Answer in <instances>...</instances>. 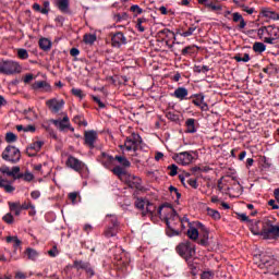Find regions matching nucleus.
<instances>
[{"label":"nucleus","instance_id":"obj_56","mask_svg":"<svg viewBox=\"0 0 279 279\" xmlns=\"http://www.w3.org/2000/svg\"><path fill=\"white\" fill-rule=\"evenodd\" d=\"M60 252L58 251V246H53L50 251H48V256L51 258H56Z\"/></svg>","mask_w":279,"mask_h":279},{"label":"nucleus","instance_id":"obj_53","mask_svg":"<svg viewBox=\"0 0 279 279\" xmlns=\"http://www.w3.org/2000/svg\"><path fill=\"white\" fill-rule=\"evenodd\" d=\"M20 207L22 210H29L31 208H34V204H32V201H27L20 205Z\"/></svg>","mask_w":279,"mask_h":279},{"label":"nucleus","instance_id":"obj_52","mask_svg":"<svg viewBox=\"0 0 279 279\" xmlns=\"http://www.w3.org/2000/svg\"><path fill=\"white\" fill-rule=\"evenodd\" d=\"M72 95H74V97H78L80 99H84V92H82L80 88H72Z\"/></svg>","mask_w":279,"mask_h":279},{"label":"nucleus","instance_id":"obj_5","mask_svg":"<svg viewBox=\"0 0 279 279\" xmlns=\"http://www.w3.org/2000/svg\"><path fill=\"white\" fill-rule=\"evenodd\" d=\"M21 71H23V68L16 61H0V73L3 75H14L15 73H21Z\"/></svg>","mask_w":279,"mask_h":279},{"label":"nucleus","instance_id":"obj_23","mask_svg":"<svg viewBox=\"0 0 279 279\" xmlns=\"http://www.w3.org/2000/svg\"><path fill=\"white\" fill-rule=\"evenodd\" d=\"M260 258V264L259 267H271L274 265H276V258H274V256L271 255H259Z\"/></svg>","mask_w":279,"mask_h":279},{"label":"nucleus","instance_id":"obj_36","mask_svg":"<svg viewBox=\"0 0 279 279\" xmlns=\"http://www.w3.org/2000/svg\"><path fill=\"white\" fill-rule=\"evenodd\" d=\"M25 254L28 257V260H36L39 256L37 251L31 247L26 248Z\"/></svg>","mask_w":279,"mask_h":279},{"label":"nucleus","instance_id":"obj_54","mask_svg":"<svg viewBox=\"0 0 279 279\" xmlns=\"http://www.w3.org/2000/svg\"><path fill=\"white\" fill-rule=\"evenodd\" d=\"M201 279H215L214 271H204L201 276Z\"/></svg>","mask_w":279,"mask_h":279},{"label":"nucleus","instance_id":"obj_15","mask_svg":"<svg viewBox=\"0 0 279 279\" xmlns=\"http://www.w3.org/2000/svg\"><path fill=\"white\" fill-rule=\"evenodd\" d=\"M122 182H125V184H128V186L131 189H141V178L130 172L126 173V177L124 180H122Z\"/></svg>","mask_w":279,"mask_h":279},{"label":"nucleus","instance_id":"obj_43","mask_svg":"<svg viewBox=\"0 0 279 279\" xmlns=\"http://www.w3.org/2000/svg\"><path fill=\"white\" fill-rule=\"evenodd\" d=\"M143 23H147V20L145 17L137 19L136 29H138V32L141 33L145 32V26H143Z\"/></svg>","mask_w":279,"mask_h":279},{"label":"nucleus","instance_id":"obj_22","mask_svg":"<svg viewBox=\"0 0 279 279\" xmlns=\"http://www.w3.org/2000/svg\"><path fill=\"white\" fill-rule=\"evenodd\" d=\"M0 189L4 191V193H14L16 187L13 185V182L8 179H0Z\"/></svg>","mask_w":279,"mask_h":279},{"label":"nucleus","instance_id":"obj_41","mask_svg":"<svg viewBox=\"0 0 279 279\" xmlns=\"http://www.w3.org/2000/svg\"><path fill=\"white\" fill-rule=\"evenodd\" d=\"M95 40H97V36L96 35H93V34L84 35V43L86 45H93V43H95Z\"/></svg>","mask_w":279,"mask_h":279},{"label":"nucleus","instance_id":"obj_25","mask_svg":"<svg viewBox=\"0 0 279 279\" xmlns=\"http://www.w3.org/2000/svg\"><path fill=\"white\" fill-rule=\"evenodd\" d=\"M34 90H44L45 93H49L51 90V85L47 83V81H37L33 84Z\"/></svg>","mask_w":279,"mask_h":279},{"label":"nucleus","instance_id":"obj_33","mask_svg":"<svg viewBox=\"0 0 279 279\" xmlns=\"http://www.w3.org/2000/svg\"><path fill=\"white\" fill-rule=\"evenodd\" d=\"M114 160H117V162H119V165H121V167L124 169L132 167V163L130 162V160H128V158L123 156H116Z\"/></svg>","mask_w":279,"mask_h":279},{"label":"nucleus","instance_id":"obj_32","mask_svg":"<svg viewBox=\"0 0 279 279\" xmlns=\"http://www.w3.org/2000/svg\"><path fill=\"white\" fill-rule=\"evenodd\" d=\"M51 40H49L48 38H40L39 39V48L43 51H50L51 50Z\"/></svg>","mask_w":279,"mask_h":279},{"label":"nucleus","instance_id":"obj_16","mask_svg":"<svg viewBox=\"0 0 279 279\" xmlns=\"http://www.w3.org/2000/svg\"><path fill=\"white\" fill-rule=\"evenodd\" d=\"M85 145L89 147V149H95V143H97L98 135L96 131H85L84 133Z\"/></svg>","mask_w":279,"mask_h":279},{"label":"nucleus","instance_id":"obj_60","mask_svg":"<svg viewBox=\"0 0 279 279\" xmlns=\"http://www.w3.org/2000/svg\"><path fill=\"white\" fill-rule=\"evenodd\" d=\"M34 80V74H26L23 78L24 84H29Z\"/></svg>","mask_w":279,"mask_h":279},{"label":"nucleus","instance_id":"obj_20","mask_svg":"<svg viewBox=\"0 0 279 279\" xmlns=\"http://www.w3.org/2000/svg\"><path fill=\"white\" fill-rule=\"evenodd\" d=\"M260 14L264 19H269V21H279V13L271 8H262Z\"/></svg>","mask_w":279,"mask_h":279},{"label":"nucleus","instance_id":"obj_37","mask_svg":"<svg viewBox=\"0 0 279 279\" xmlns=\"http://www.w3.org/2000/svg\"><path fill=\"white\" fill-rule=\"evenodd\" d=\"M90 264L88 262H83V260H75L74 262V267L75 269L80 270V269H84V271H86V269H88V266Z\"/></svg>","mask_w":279,"mask_h":279},{"label":"nucleus","instance_id":"obj_28","mask_svg":"<svg viewBox=\"0 0 279 279\" xmlns=\"http://www.w3.org/2000/svg\"><path fill=\"white\" fill-rule=\"evenodd\" d=\"M250 230L253 234L263 236V228H260V221H255L251 225Z\"/></svg>","mask_w":279,"mask_h":279},{"label":"nucleus","instance_id":"obj_48","mask_svg":"<svg viewBox=\"0 0 279 279\" xmlns=\"http://www.w3.org/2000/svg\"><path fill=\"white\" fill-rule=\"evenodd\" d=\"M130 12L134 13V16H138V14H141L143 12V9L138 7V4H133L130 8Z\"/></svg>","mask_w":279,"mask_h":279},{"label":"nucleus","instance_id":"obj_45","mask_svg":"<svg viewBox=\"0 0 279 279\" xmlns=\"http://www.w3.org/2000/svg\"><path fill=\"white\" fill-rule=\"evenodd\" d=\"M235 62H250V54L248 53H244L243 57H241V54H236L234 57Z\"/></svg>","mask_w":279,"mask_h":279},{"label":"nucleus","instance_id":"obj_8","mask_svg":"<svg viewBox=\"0 0 279 279\" xmlns=\"http://www.w3.org/2000/svg\"><path fill=\"white\" fill-rule=\"evenodd\" d=\"M21 173V167L14 166L11 170L8 166H2L0 168V179L8 180L7 177L13 178V180H21L23 175H19Z\"/></svg>","mask_w":279,"mask_h":279},{"label":"nucleus","instance_id":"obj_29","mask_svg":"<svg viewBox=\"0 0 279 279\" xmlns=\"http://www.w3.org/2000/svg\"><path fill=\"white\" fill-rule=\"evenodd\" d=\"M187 236L191 241H197V239H199V231L197 228L190 226L187 229Z\"/></svg>","mask_w":279,"mask_h":279},{"label":"nucleus","instance_id":"obj_57","mask_svg":"<svg viewBox=\"0 0 279 279\" xmlns=\"http://www.w3.org/2000/svg\"><path fill=\"white\" fill-rule=\"evenodd\" d=\"M205 5H206V8H209L210 10H213V12H217V11L221 10V5H217L213 2H209Z\"/></svg>","mask_w":279,"mask_h":279},{"label":"nucleus","instance_id":"obj_7","mask_svg":"<svg viewBox=\"0 0 279 279\" xmlns=\"http://www.w3.org/2000/svg\"><path fill=\"white\" fill-rule=\"evenodd\" d=\"M143 143V138L137 133H132L124 142V149L126 151H138V147Z\"/></svg>","mask_w":279,"mask_h":279},{"label":"nucleus","instance_id":"obj_55","mask_svg":"<svg viewBox=\"0 0 279 279\" xmlns=\"http://www.w3.org/2000/svg\"><path fill=\"white\" fill-rule=\"evenodd\" d=\"M168 169L170 171L169 175H171L172 178L178 175V166L171 165L168 167Z\"/></svg>","mask_w":279,"mask_h":279},{"label":"nucleus","instance_id":"obj_2","mask_svg":"<svg viewBox=\"0 0 279 279\" xmlns=\"http://www.w3.org/2000/svg\"><path fill=\"white\" fill-rule=\"evenodd\" d=\"M257 34L268 45H275L279 38V27L276 25L263 26L258 28Z\"/></svg>","mask_w":279,"mask_h":279},{"label":"nucleus","instance_id":"obj_13","mask_svg":"<svg viewBox=\"0 0 279 279\" xmlns=\"http://www.w3.org/2000/svg\"><path fill=\"white\" fill-rule=\"evenodd\" d=\"M46 106L50 112L58 114V112L64 108V99L51 98L46 101Z\"/></svg>","mask_w":279,"mask_h":279},{"label":"nucleus","instance_id":"obj_27","mask_svg":"<svg viewBox=\"0 0 279 279\" xmlns=\"http://www.w3.org/2000/svg\"><path fill=\"white\" fill-rule=\"evenodd\" d=\"M173 97L180 99V101H184V99L189 97V89L185 87H178L173 93Z\"/></svg>","mask_w":279,"mask_h":279},{"label":"nucleus","instance_id":"obj_19","mask_svg":"<svg viewBox=\"0 0 279 279\" xmlns=\"http://www.w3.org/2000/svg\"><path fill=\"white\" fill-rule=\"evenodd\" d=\"M53 125L60 132H64V130H69L71 128V121H69V116L63 117V119L52 120Z\"/></svg>","mask_w":279,"mask_h":279},{"label":"nucleus","instance_id":"obj_24","mask_svg":"<svg viewBox=\"0 0 279 279\" xmlns=\"http://www.w3.org/2000/svg\"><path fill=\"white\" fill-rule=\"evenodd\" d=\"M192 97H194V99L192 100L194 106H197L198 108H201V110H206L208 108V105L206 102H204L203 94H196Z\"/></svg>","mask_w":279,"mask_h":279},{"label":"nucleus","instance_id":"obj_21","mask_svg":"<svg viewBox=\"0 0 279 279\" xmlns=\"http://www.w3.org/2000/svg\"><path fill=\"white\" fill-rule=\"evenodd\" d=\"M53 4L62 14H71L69 0H53Z\"/></svg>","mask_w":279,"mask_h":279},{"label":"nucleus","instance_id":"obj_58","mask_svg":"<svg viewBox=\"0 0 279 279\" xmlns=\"http://www.w3.org/2000/svg\"><path fill=\"white\" fill-rule=\"evenodd\" d=\"M185 223H187V226L191 227V222H189V218L186 217H183V218H180V223L179 226H181V228L184 230V228H186Z\"/></svg>","mask_w":279,"mask_h":279},{"label":"nucleus","instance_id":"obj_63","mask_svg":"<svg viewBox=\"0 0 279 279\" xmlns=\"http://www.w3.org/2000/svg\"><path fill=\"white\" fill-rule=\"evenodd\" d=\"M70 56H72L73 58H76V56H80V49L77 48H72L70 50Z\"/></svg>","mask_w":279,"mask_h":279},{"label":"nucleus","instance_id":"obj_34","mask_svg":"<svg viewBox=\"0 0 279 279\" xmlns=\"http://www.w3.org/2000/svg\"><path fill=\"white\" fill-rule=\"evenodd\" d=\"M266 49H267V46L260 41H256L253 45V51H255V53H263L266 51Z\"/></svg>","mask_w":279,"mask_h":279},{"label":"nucleus","instance_id":"obj_51","mask_svg":"<svg viewBox=\"0 0 279 279\" xmlns=\"http://www.w3.org/2000/svg\"><path fill=\"white\" fill-rule=\"evenodd\" d=\"M26 119H38L36 111L33 109L25 110Z\"/></svg>","mask_w":279,"mask_h":279},{"label":"nucleus","instance_id":"obj_12","mask_svg":"<svg viewBox=\"0 0 279 279\" xmlns=\"http://www.w3.org/2000/svg\"><path fill=\"white\" fill-rule=\"evenodd\" d=\"M193 153L191 151H183L173 156V160H175L178 165H182L183 167H186V165H191V162H193Z\"/></svg>","mask_w":279,"mask_h":279},{"label":"nucleus","instance_id":"obj_26","mask_svg":"<svg viewBox=\"0 0 279 279\" xmlns=\"http://www.w3.org/2000/svg\"><path fill=\"white\" fill-rule=\"evenodd\" d=\"M113 175H117L121 182L125 180V177L128 175V171H125V168L121 166H116L113 169H111Z\"/></svg>","mask_w":279,"mask_h":279},{"label":"nucleus","instance_id":"obj_9","mask_svg":"<svg viewBox=\"0 0 279 279\" xmlns=\"http://www.w3.org/2000/svg\"><path fill=\"white\" fill-rule=\"evenodd\" d=\"M65 165L66 167H69V169H73V171H76V173H82V171H85V169H88V167L86 166V163H84V161L71 155L68 157Z\"/></svg>","mask_w":279,"mask_h":279},{"label":"nucleus","instance_id":"obj_39","mask_svg":"<svg viewBox=\"0 0 279 279\" xmlns=\"http://www.w3.org/2000/svg\"><path fill=\"white\" fill-rule=\"evenodd\" d=\"M198 226L202 228V230H204V234H203L204 239L199 241V244L206 245L208 243V229H206V227H204V225L199 222H198Z\"/></svg>","mask_w":279,"mask_h":279},{"label":"nucleus","instance_id":"obj_4","mask_svg":"<svg viewBox=\"0 0 279 279\" xmlns=\"http://www.w3.org/2000/svg\"><path fill=\"white\" fill-rule=\"evenodd\" d=\"M262 238L266 241L279 239V226H275L271 220H265L262 227Z\"/></svg>","mask_w":279,"mask_h":279},{"label":"nucleus","instance_id":"obj_38","mask_svg":"<svg viewBox=\"0 0 279 279\" xmlns=\"http://www.w3.org/2000/svg\"><path fill=\"white\" fill-rule=\"evenodd\" d=\"M207 215L211 217V219H215V221H219V219H221V214L213 208H207Z\"/></svg>","mask_w":279,"mask_h":279},{"label":"nucleus","instance_id":"obj_30","mask_svg":"<svg viewBox=\"0 0 279 279\" xmlns=\"http://www.w3.org/2000/svg\"><path fill=\"white\" fill-rule=\"evenodd\" d=\"M186 125V132L187 134H195L197 132V129H195V119L190 118L185 121Z\"/></svg>","mask_w":279,"mask_h":279},{"label":"nucleus","instance_id":"obj_11","mask_svg":"<svg viewBox=\"0 0 279 279\" xmlns=\"http://www.w3.org/2000/svg\"><path fill=\"white\" fill-rule=\"evenodd\" d=\"M177 252L183 258L195 256V245H193L191 242L181 243L177 246Z\"/></svg>","mask_w":279,"mask_h":279},{"label":"nucleus","instance_id":"obj_31","mask_svg":"<svg viewBox=\"0 0 279 279\" xmlns=\"http://www.w3.org/2000/svg\"><path fill=\"white\" fill-rule=\"evenodd\" d=\"M239 21H240L239 29H245V26L247 25V23L243 19V15H241L240 13H233V22L239 23Z\"/></svg>","mask_w":279,"mask_h":279},{"label":"nucleus","instance_id":"obj_3","mask_svg":"<svg viewBox=\"0 0 279 279\" xmlns=\"http://www.w3.org/2000/svg\"><path fill=\"white\" fill-rule=\"evenodd\" d=\"M134 206L137 210H141L142 217H156L158 215V211H156V205L150 203L147 198H136Z\"/></svg>","mask_w":279,"mask_h":279},{"label":"nucleus","instance_id":"obj_6","mask_svg":"<svg viewBox=\"0 0 279 279\" xmlns=\"http://www.w3.org/2000/svg\"><path fill=\"white\" fill-rule=\"evenodd\" d=\"M2 158L7 162H11L12 165H16L19 160H21V150L15 146H7L2 153Z\"/></svg>","mask_w":279,"mask_h":279},{"label":"nucleus","instance_id":"obj_46","mask_svg":"<svg viewBox=\"0 0 279 279\" xmlns=\"http://www.w3.org/2000/svg\"><path fill=\"white\" fill-rule=\"evenodd\" d=\"M2 221H4V223H8L9 226L14 223V216H12L11 213H8L7 215H4L2 217Z\"/></svg>","mask_w":279,"mask_h":279},{"label":"nucleus","instance_id":"obj_49","mask_svg":"<svg viewBox=\"0 0 279 279\" xmlns=\"http://www.w3.org/2000/svg\"><path fill=\"white\" fill-rule=\"evenodd\" d=\"M7 143H16V134L9 132L5 135Z\"/></svg>","mask_w":279,"mask_h":279},{"label":"nucleus","instance_id":"obj_61","mask_svg":"<svg viewBox=\"0 0 279 279\" xmlns=\"http://www.w3.org/2000/svg\"><path fill=\"white\" fill-rule=\"evenodd\" d=\"M31 197H32V199H38L40 197V191L35 190V191L31 192Z\"/></svg>","mask_w":279,"mask_h":279},{"label":"nucleus","instance_id":"obj_35","mask_svg":"<svg viewBox=\"0 0 279 279\" xmlns=\"http://www.w3.org/2000/svg\"><path fill=\"white\" fill-rule=\"evenodd\" d=\"M7 243H12L14 250H19L22 242L19 240V236H7Z\"/></svg>","mask_w":279,"mask_h":279},{"label":"nucleus","instance_id":"obj_1","mask_svg":"<svg viewBox=\"0 0 279 279\" xmlns=\"http://www.w3.org/2000/svg\"><path fill=\"white\" fill-rule=\"evenodd\" d=\"M158 217L166 221L168 227L167 234L168 236H178L180 232L175 229L180 226V216L175 213V209L170 204H163L159 206L157 210Z\"/></svg>","mask_w":279,"mask_h":279},{"label":"nucleus","instance_id":"obj_18","mask_svg":"<svg viewBox=\"0 0 279 279\" xmlns=\"http://www.w3.org/2000/svg\"><path fill=\"white\" fill-rule=\"evenodd\" d=\"M111 45L112 47H121L122 45H128V39L123 33L118 32L111 37Z\"/></svg>","mask_w":279,"mask_h":279},{"label":"nucleus","instance_id":"obj_64","mask_svg":"<svg viewBox=\"0 0 279 279\" xmlns=\"http://www.w3.org/2000/svg\"><path fill=\"white\" fill-rule=\"evenodd\" d=\"M24 132H36V126L35 125H27V126H24Z\"/></svg>","mask_w":279,"mask_h":279},{"label":"nucleus","instance_id":"obj_50","mask_svg":"<svg viewBox=\"0 0 279 279\" xmlns=\"http://www.w3.org/2000/svg\"><path fill=\"white\" fill-rule=\"evenodd\" d=\"M19 208H21L20 202H15V203L9 202V209L11 210V213L19 210Z\"/></svg>","mask_w":279,"mask_h":279},{"label":"nucleus","instance_id":"obj_14","mask_svg":"<svg viewBox=\"0 0 279 279\" xmlns=\"http://www.w3.org/2000/svg\"><path fill=\"white\" fill-rule=\"evenodd\" d=\"M98 161H100L106 169H112V167H114V157L107 153H101L100 156H98Z\"/></svg>","mask_w":279,"mask_h":279},{"label":"nucleus","instance_id":"obj_42","mask_svg":"<svg viewBox=\"0 0 279 279\" xmlns=\"http://www.w3.org/2000/svg\"><path fill=\"white\" fill-rule=\"evenodd\" d=\"M17 58H20V60H27V58H29V53L26 49L20 48L17 50Z\"/></svg>","mask_w":279,"mask_h":279},{"label":"nucleus","instance_id":"obj_17","mask_svg":"<svg viewBox=\"0 0 279 279\" xmlns=\"http://www.w3.org/2000/svg\"><path fill=\"white\" fill-rule=\"evenodd\" d=\"M43 145H45L44 141H35L33 142L27 148H26V153L28 156H36V154H38V151H40V149H43Z\"/></svg>","mask_w":279,"mask_h":279},{"label":"nucleus","instance_id":"obj_40","mask_svg":"<svg viewBox=\"0 0 279 279\" xmlns=\"http://www.w3.org/2000/svg\"><path fill=\"white\" fill-rule=\"evenodd\" d=\"M195 29H197V26H191L187 31L179 33V36H182L183 38H189V36H193Z\"/></svg>","mask_w":279,"mask_h":279},{"label":"nucleus","instance_id":"obj_47","mask_svg":"<svg viewBox=\"0 0 279 279\" xmlns=\"http://www.w3.org/2000/svg\"><path fill=\"white\" fill-rule=\"evenodd\" d=\"M17 175H22L24 182H32V180H34V174H32V172H26V173H17Z\"/></svg>","mask_w":279,"mask_h":279},{"label":"nucleus","instance_id":"obj_44","mask_svg":"<svg viewBox=\"0 0 279 279\" xmlns=\"http://www.w3.org/2000/svg\"><path fill=\"white\" fill-rule=\"evenodd\" d=\"M195 53V46H187L182 49V56H191Z\"/></svg>","mask_w":279,"mask_h":279},{"label":"nucleus","instance_id":"obj_59","mask_svg":"<svg viewBox=\"0 0 279 279\" xmlns=\"http://www.w3.org/2000/svg\"><path fill=\"white\" fill-rule=\"evenodd\" d=\"M243 12H246V14H254V8H250L245 4L241 5Z\"/></svg>","mask_w":279,"mask_h":279},{"label":"nucleus","instance_id":"obj_62","mask_svg":"<svg viewBox=\"0 0 279 279\" xmlns=\"http://www.w3.org/2000/svg\"><path fill=\"white\" fill-rule=\"evenodd\" d=\"M69 199L72 201V204H75L76 199H77V192H72L69 194Z\"/></svg>","mask_w":279,"mask_h":279},{"label":"nucleus","instance_id":"obj_10","mask_svg":"<svg viewBox=\"0 0 279 279\" xmlns=\"http://www.w3.org/2000/svg\"><path fill=\"white\" fill-rule=\"evenodd\" d=\"M107 218H109L111 226L105 230V236L110 239L119 233V220L116 215H107Z\"/></svg>","mask_w":279,"mask_h":279}]
</instances>
